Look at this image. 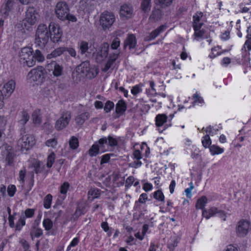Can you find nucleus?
<instances>
[{
  "mask_svg": "<svg viewBox=\"0 0 251 251\" xmlns=\"http://www.w3.org/2000/svg\"><path fill=\"white\" fill-rule=\"evenodd\" d=\"M52 25L50 24L49 27L45 24H40L37 28L35 43L39 48L43 49L49 41L51 32L50 28Z\"/></svg>",
  "mask_w": 251,
  "mask_h": 251,
  "instance_id": "1",
  "label": "nucleus"
},
{
  "mask_svg": "<svg viewBox=\"0 0 251 251\" xmlns=\"http://www.w3.org/2000/svg\"><path fill=\"white\" fill-rule=\"evenodd\" d=\"M76 72L81 77L92 79L97 76L98 70L94 66H91L90 62L87 60L82 62L77 66Z\"/></svg>",
  "mask_w": 251,
  "mask_h": 251,
  "instance_id": "2",
  "label": "nucleus"
},
{
  "mask_svg": "<svg viewBox=\"0 0 251 251\" xmlns=\"http://www.w3.org/2000/svg\"><path fill=\"white\" fill-rule=\"evenodd\" d=\"M21 138L18 142V146L22 151L29 150L35 144L34 138L32 135L26 134L25 127L20 129Z\"/></svg>",
  "mask_w": 251,
  "mask_h": 251,
  "instance_id": "3",
  "label": "nucleus"
},
{
  "mask_svg": "<svg viewBox=\"0 0 251 251\" xmlns=\"http://www.w3.org/2000/svg\"><path fill=\"white\" fill-rule=\"evenodd\" d=\"M0 155L6 166H13L16 154L12 147L7 144H4L0 147Z\"/></svg>",
  "mask_w": 251,
  "mask_h": 251,
  "instance_id": "4",
  "label": "nucleus"
},
{
  "mask_svg": "<svg viewBox=\"0 0 251 251\" xmlns=\"http://www.w3.org/2000/svg\"><path fill=\"white\" fill-rule=\"evenodd\" d=\"M72 117V113L70 111L65 110L61 112L59 119L55 124V128L57 130H61L66 128L69 125Z\"/></svg>",
  "mask_w": 251,
  "mask_h": 251,
  "instance_id": "5",
  "label": "nucleus"
},
{
  "mask_svg": "<svg viewBox=\"0 0 251 251\" xmlns=\"http://www.w3.org/2000/svg\"><path fill=\"white\" fill-rule=\"evenodd\" d=\"M37 12L33 7H28L25 13V17L23 21V25L25 27L34 25L37 22Z\"/></svg>",
  "mask_w": 251,
  "mask_h": 251,
  "instance_id": "6",
  "label": "nucleus"
},
{
  "mask_svg": "<svg viewBox=\"0 0 251 251\" xmlns=\"http://www.w3.org/2000/svg\"><path fill=\"white\" fill-rule=\"evenodd\" d=\"M107 139L108 140L109 143H110V135L107 137V138H103L100 139L98 142H96L89 149V154L91 156H96L99 151V150H100L101 151H105V145H107Z\"/></svg>",
  "mask_w": 251,
  "mask_h": 251,
  "instance_id": "7",
  "label": "nucleus"
},
{
  "mask_svg": "<svg viewBox=\"0 0 251 251\" xmlns=\"http://www.w3.org/2000/svg\"><path fill=\"white\" fill-rule=\"evenodd\" d=\"M69 12V9L67 4L64 1L57 3L55 7V13L59 19L65 21L67 18V13Z\"/></svg>",
  "mask_w": 251,
  "mask_h": 251,
  "instance_id": "8",
  "label": "nucleus"
},
{
  "mask_svg": "<svg viewBox=\"0 0 251 251\" xmlns=\"http://www.w3.org/2000/svg\"><path fill=\"white\" fill-rule=\"evenodd\" d=\"M217 214L218 216L223 219V220H226V213L222 210L219 209L215 207H211L208 210L204 209L202 212V215L206 219H209L211 217H213Z\"/></svg>",
  "mask_w": 251,
  "mask_h": 251,
  "instance_id": "9",
  "label": "nucleus"
},
{
  "mask_svg": "<svg viewBox=\"0 0 251 251\" xmlns=\"http://www.w3.org/2000/svg\"><path fill=\"white\" fill-rule=\"evenodd\" d=\"M109 45L108 43H104L100 46V50L96 53L95 59L97 62L101 63L108 57Z\"/></svg>",
  "mask_w": 251,
  "mask_h": 251,
  "instance_id": "10",
  "label": "nucleus"
},
{
  "mask_svg": "<svg viewBox=\"0 0 251 251\" xmlns=\"http://www.w3.org/2000/svg\"><path fill=\"white\" fill-rule=\"evenodd\" d=\"M133 14V7L131 4H124L121 6L120 16L121 18L127 20L131 18Z\"/></svg>",
  "mask_w": 251,
  "mask_h": 251,
  "instance_id": "11",
  "label": "nucleus"
},
{
  "mask_svg": "<svg viewBox=\"0 0 251 251\" xmlns=\"http://www.w3.org/2000/svg\"><path fill=\"white\" fill-rule=\"evenodd\" d=\"M123 143V140L119 137H111V157L117 156L120 152V148Z\"/></svg>",
  "mask_w": 251,
  "mask_h": 251,
  "instance_id": "12",
  "label": "nucleus"
},
{
  "mask_svg": "<svg viewBox=\"0 0 251 251\" xmlns=\"http://www.w3.org/2000/svg\"><path fill=\"white\" fill-rule=\"evenodd\" d=\"M16 83L13 80H10L6 83L0 90V94L4 97L8 98L11 96L15 88Z\"/></svg>",
  "mask_w": 251,
  "mask_h": 251,
  "instance_id": "13",
  "label": "nucleus"
},
{
  "mask_svg": "<svg viewBox=\"0 0 251 251\" xmlns=\"http://www.w3.org/2000/svg\"><path fill=\"white\" fill-rule=\"evenodd\" d=\"M46 69L49 72H51L55 76H61L63 73V67L55 61H52L46 66Z\"/></svg>",
  "mask_w": 251,
  "mask_h": 251,
  "instance_id": "14",
  "label": "nucleus"
},
{
  "mask_svg": "<svg viewBox=\"0 0 251 251\" xmlns=\"http://www.w3.org/2000/svg\"><path fill=\"white\" fill-rule=\"evenodd\" d=\"M167 119L168 117L165 114H159L156 116L155 125L159 132H162L167 128V125H164L167 121Z\"/></svg>",
  "mask_w": 251,
  "mask_h": 251,
  "instance_id": "15",
  "label": "nucleus"
},
{
  "mask_svg": "<svg viewBox=\"0 0 251 251\" xmlns=\"http://www.w3.org/2000/svg\"><path fill=\"white\" fill-rule=\"evenodd\" d=\"M126 103L124 100H119L116 104L115 113L113 114V118L117 119L123 115L126 111Z\"/></svg>",
  "mask_w": 251,
  "mask_h": 251,
  "instance_id": "16",
  "label": "nucleus"
},
{
  "mask_svg": "<svg viewBox=\"0 0 251 251\" xmlns=\"http://www.w3.org/2000/svg\"><path fill=\"white\" fill-rule=\"evenodd\" d=\"M250 223L248 221L241 220L238 222L237 227V234L238 236L243 237L245 236L249 232Z\"/></svg>",
  "mask_w": 251,
  "mask_h": 251,
  "instance_id": "17",
  "label": "nucleus"
},
{
  "mask_svg": "<svg viewBox=\"0 0 251 251\" xmlns=\"http://www.w3.org/2000/svg\"><path fill=\"white\" fill-rule=\"evenodd\" d=\"M17 0H5L4 3L2 5L0 8V13L1 15L6 18L9 15L10 12L13 9L14 4Z\"/></svg>",
  "mask_w": 251,
  "mask_h": 251,
  "instance_id": "18",
  "label": "nucleus"
},
{
  "mask_svg": "<svg viewBox=\"0 0 251 251\" xmlns=\"http://www.w3.org/2000/svg\"><path fill=\"white\" fill-rule=\"evenodd\" d=\"M50 32H51L50 36V40L53 43L58 42L61 39L62 35V30L60 27H56L53 24L51 26V28H50Z\"/></svg>",
  "mask_w": 251,
  "mask_h": 251,
  "instance_id": "19",
  "label": "nucleus"
},
{
  "mask_svg": "<svg viewBox=\"0 0 251 251\" xmlns=\"http://www.w3.org/2000/svg\"><path fill=\"white\" fill-rule=\"evenodd\" d=\"M44 74L42 70L37 69L31 70L27 75L28 78L33 81H41L43 78Z\"/></svg>",
  "mask_w": 251,
  "mask_h": 251,
  "instance_id": "20",
  "label": "nucleus"
},
{
  "mask_svg": "<svg viewBox=\"0 0 251 251\" xmlns=\"http://www.w3.org/2000/svg\"><path fill=\"white\" fill-rule=\"evenodd\" d=\"M100 22L104 30L109 29L110 27V13L108 11H105L101 14Z\"/></svg>",
  "mask_w": 251,
  "mask_h": 251,
  "instance_id": "21",
  "label": "nucleus"
},
{
  "mask_svg": "<svg viewBox=\"0 0 251 251\" xmlns=\"http://www.w3.org/2000/svg\"><path fill=\"white\" fill-rule=\"evenodd\" d=\"M85 208L86 204L84 203H79L75 213L71 218V220L73 221H75L78 219L79 216L84 214L86 212Z\"/></svg>",
  "mask_w": 251,
  "mask_h": 251,
  "instance_id": "22",
  "label": "nucleus"
},
{
  "mask_svg": "<svg viewBox=\"0 0 251 251\" xmlns=\"http://www.w3.org/2000/svg\"><path fill=\"white\" fill-rule=\"evenodd\" d=\"M33 50L31 48L25 47L22 48L19 53V60L21 63H25V60L29 55L33 54Z\"/></svg>",
  "mask_w": 251,
  "mask_h": 251,
  "instance_id": "23",
  "label": "nucleus"
},
{
  "mask_svg": "<svg viewBox=\"0 0 251 251\" xmlns=\"http://www.w3.org/2000/svg\"><path fill=\"white\" fill-rule=\"evenodd\" d=\"M113 186L119 187L124 184L125 178L119 173H113L112 175Z\"/></svg>",
  "mask_w": 251,
  "mask_h": 251,
  "instance_id": "24",
  "label": "nucleus"
},
{
  "mask_svg": "<svg viewBox=\"0 0 251 251\" xmlns=\"http://www.w3.org/2000/svg\"><path fill=\"white\" fill-rule=\"evenodd\" d=\"M203 14L201 12H197L193 16V28H197V27L202 26L203 23L202 21Z\"/></svg>",
  "mask_w": 251,
  "mask_h": 251,
  "instance_id": "25",
  "label": "nucleus"
},
{
  "mask_svg": "<svg viewBox=\"0 0 251 251\" xmlns=\"http://www.w3.org/2000/svg\"><path fill=\"white\" fill-rule=\"evenodd\" d=\"M82 8L86 11L93 10L95 7L96 1L95 0H82L80 2Z\"/></svg>",
  "mask_w": 251,
  "mask_h": 251,
  "instance_id": "26",
  "label": "nucleus"
},
{
  "mask_svg": "<svg viewBox=\"0 0 251 251\" xmlns=\"http://www.w3.org/2000/svg\"><path fill=\"white\" fill-rule=\"evenodd\" d=\"M31 168L36 174L41 173L45 169V165L42 162L37 160H34L31 164Z\"/></svg>",
  "mask_w": 251,
  "mask_h": 251,
  "instance_id": "27",
  "label": "nucleus"
},
{
  "mask_svg": "<svg viewBox=\"0 0 251 251\" xmlns=\"http://www.w3.org/2000/svg\"><path fill=\"white\" fill-rule=\"evenodd\" d=\"M136 39L133 34L129 35L125 42V47L128 46L130 50L133 49L136 46Z\"/></svg>",
  "mask_w": 251,
  "mask_h": 251,
  "instance_id": "28",
  "label": "nucleus"
},
{
  "mask_svg": "<svg viewBox=\"0 0 251 251\" xmlns=\"http://www.w3.org/2000/svg\"><path fill=\"white\" fill-rule=\"evenodd\" d=\"M166 28V26L165 25H161L155 30H153L148 36V40H151L155 39L160 33L164 31Z\"/></svg>",
  "mask_w": 251,
  "mask_h": 251,
  "instance_id": "29",
  "label": "nucleus"
},
{
  "mask_svg": "<svg viewBox=\"0 0 251 251\" xmlns=\"http://www.w3.org/2000/svg\"><path fill=\"white\" fill-rule=\"evenodd\" d=\"M180 237L177 236H171L168 242V247L170 251H173L175 247L177 246L180 241Z\"/></svg>",
  "mask_w": 251,
  "mask_h": 251,
  "instance_id": "30",
  "label": "nucleus"
},
{
  "mask_svg": "<svg viewBox=\"0 0 251 251\" xmlns=\"http://www.w3.org/2000/svg\"><path fill=\"white\" fill-rule=\"evenodd\" d=\"M64 54V49L63 47L57 48L53 50L50 54L47 56L48 59H51L60 56L61 54Z\"/></svg>",
  "mask_w": 251,
  "mask_h": 251,
  "instance_id": "31",
  "label": "nucleus"
},
{
  "mask_svg": "<svg viewBox=\"0 0 251 251\" xmlns=\"http://www.w3.org/2000/svg\"><path fill=\"white\" fill-rule=\"evenodd\" d=\"M207 202V199L206 196H203L199 198L196 202V208L197 209L204 210V207Z\"/></svg>",
  "mask_w": 251,
  "mask_h": 251,
  "instance_id": "32",
  "label": "nucleus"
},
{
  "mask_svg": "<svg viewBox=\"0 0 251 251\" xmlns=\"http://www.w3.org/2000/svg\"><path fill=\"white\" fill-rule=\"evenodd\" d=\"M89 118L88 112H84L78 115L75 118V122L77 124L82 125L84 122Z\"/></svg>",
  "mask_w": 251,
  "mask_h": 251,
  "instance_id": "33",
  "label": "nucleus"
},
{
  "mask_svg": "<svg viewBox=\"0 0 251 251\" xmlns=\"http://www.w3.org/2000/svg\"><path fill=\"white\" fill-rule=\"evenodd\" d=\"M29 115L26 111H24L21 112L19 123L22 126V127H25L24 125L29 120Z\"/></svg>",
  "mask_w": 251,
  "mask_h": 251,
  "instance_id": "34",
  "label": "nucleus"
},
{
  "mask_svg": "<svg viewBox=\"0 0 251 251\" xmlns=\"http://www.w3.org/2000/svg\"><path fill=\"white\" fill-rule=\"evenodd\" d=\"M162 17V11L159 9H154L152 10L150 19L153 21H156Z\"/></svg>",
  "mask_w": 251,
  "mask_h": 251,
  "instance_id": "35",
  "label": "nucleus"
},
{
  "mask_svg": "<svg viewBox=\"0 0 251 251\" xmlns=\"http://www.w3.org/2000/svg\"><path fill=\"white\" fill-rule=\"evenodd\" d=\"M201 26L197 27V28H194V39L199 41L200 38H204V31L203 29H201Z\"/></svg>",
  "mask_w": 251,
  "mask_h": 251,
  "instance_id": "36",
  "label": "nucleus"
},
{
  "mask_svg": "<svg viewBox=\"0 0 251 251\" xmlns=\"http://www.w3.org/2000/svg\"><path fill=\"white\" fill-rule=\"evenodd\" d=\"M142 10L144 12H148L151 8V0H143L141 4Z\"/></svg>",
  "mask_w": 251,
  "mask_h": 251,
  "instance_id": "37",
  "label": "nucleus"
},
{
  "mask_svg": "<svg viewBox=\"0 0 251 251\" xmlns=\"http://www.w3.org/2000/svg\"><path fill=\"white\" fill-rule=\"evenodd\" d=\"M100 195V191L97 189H91L88 192V199L93 201L94 199L98 198Z\"/></svg>",
  "mask_w": 251,
  "mask_h": 251,
  "instance_id": "38",
  "label": "nucleus"
},
{
  "mask_svg": "<svg viewBox=\"0 0 251 251\" xmlns=\"http://www.w3.org/2000/svg\"><path fill=\"white\" fill-rule=\"evenodd\" d=\"M209 150L211 153L213 155L221 154L224 152V149L219 146L212 145L209 147Z\"/></svg>",
  "mask_w": 251,
  "mask_h": 251,
  "instance_id": "39",
  "label": "nucleus"
},
{
  "mask_svg": "<svg viewBox=\"0 0 251 251\" xmlns=\"http://www.w3.org/2000/svg\"><path fill=\"white\" fill-rule=\"evenodd\" d=\"M78 48L80 51V53L81 54H84L85 53L89 48H88V43L86 41H81L79 43H78Z\"/></svg>",
  "mask_w": 251,
  "mask_h": 251,
  "instance_id": "40",
  "label": "nucleus"
},
{
  "mask_svg": "<svg viewBox=\"0 0 251 251\" xmlns=\"http://www.w3.org/2000/svg\"><path fill=\"white\" fill-rule=\"evenodd\" d=\"M153 198L159 201L164 202L165 201L164 195L160 190H158L153 193Z\"/></svg>",
  "mask_w": 251,
  "mask_h": 251,
  "instance_id": "41",
  "label": "nucleus"
},
{
  "mask_svg": "<svg viewBox=\"0 0 251 251\" xmlns=\"http://www.w3.org/2000/svg\"><path fill=\"white\" fill-rule=\"evenodd\" d=\"M35 63L36 59H34L33 54H32L25 60V63H22V64L24 65H26L29 67H31L35 65Z\"/></svg>",
  "mask_w": 251,
  "mask_h": 251,
  "instance_id": "42",
  "label": "nucleus"
},
{
  "mask_svg": "<svg viewBox=\"0 0 251 251\" xmlns=\"http://www.w3.org/2000/svg\"><path fill=\"white\" fill-rule=\"evenodd\" d=\"M33 54L34 59H36V61H37L38 62H42L45 59L44 56L40 50L38 49L35 50V52L34 53H33Z\"/></svg>",
  "mask_w": 251,
  "mask_h": 251,
  "instance_id": "43",
  "label": "nucleus"
},
{
  "mask_svg": "<svg viewBox=\"0 0 251 251\" xmlns=\"http://www.w3.org/2000/svg\"><path fill=\"white\" fill-rule=\"evenodd\" d=\"M32 120L33 123L35 124L39 125L41 123V118L40 117L39 111H35L32 115Z\"/></svg>",
  "mask_w": 251,
  "mask_h": 251,
  "instance_id": "44",
  "label": "nucleus"
},
{
  "mask_svg": "<svg viewBox=\"0 0 251 251\" xmlns=\"http://www.w3.org/2000/svg\"><path fill=\"white\" fill-rule=\"evenodd\" d=\"M202 130H204L206 132V134L209 135V136H213L217 134V132L218 131V128H215L211 126L207 127L205 129L203 127Z\"/></svg>",
  "mask_w": 251,
  "mask_h": 251,
  "instance_id": "45",
  "label": "nucleus"
},
{
  "mask_svg": "<svg viewBox=\"0 0 251 251\" xmlns=\"http://www.w3.org/2000/svg\"><path fill=\"white\" fill-rule=\"evenodd\" d=\"M64 55H66L67 53H68L71 57L75 58L76 56V52L75 50L71 47H64Z\"/></svg>",
  "mask_w": 251,
  "mask_h": 251,
  "instance_id": "46",
  "label": "nucleus"
},
{
  "mask_svg": "<svg viewBox=\"0 0 251 251\" xmlns=\"http://www.w3.org/2000/svg\"><path fill=\"white\" fill-rule=\"evenodd\" d=\"M32 227L34 230H31L30 232V235L32 237L33 234L36 238L39 237L43 234V231L41 228H36L35 225L33 226Z\"/></svg>",
  "mask_w": 251,
  "mask_h": 251,
  "instance_id": "47",
  "label": "nucleus"
},
{
  "mask_svg": "<svg viewBox=\"0 0 251 251\" xmlns=\"http://www.w3.org/2000/svg\"><path fill=\"white\" fill-rule=\"evenodd\" d=\"M78 139L75 136H72L69 141V145L72 149H76L78 146Z\"/></svg>",
  "mask_w": 251,
  "mask_h": 251,
  "instance_id": "48",
  "label": "nucleus"
},
{
  "mask_svg": "<svg viewBox=\"0 0 251 251\" xmlns=\"http://www.w3.org/2000/svg\"><path fill=\"white\" fill-rule=\"evenodd\" d=\"M52 197L50 194L47 195L44 200V206L48 209L50 208L51 203Z\"/></svg>",
  "mask_w": 251,
  "mask_h": 251,
  "instance_id": "49",
  "label": "nucleus"
},
{
  "mask_svg": "<svg viewBox=\"0 0 251 251\" xmlns=\"http://www.w3.org/2000/svg\"><path fill=\"white\" fill-rule=\"evenodd\" d=\"M202 144L203 146L205 148L210 147V145L211 144V141L209 135L206 134L202 137Z\"/></svg>",
  "mask_w": 251,
  "mask_h": 251,
  "instance_id": "50",
  "label": "nucleus"
},
{
  "mask_svg": "<svg viewBox=\"0 0 251 251\" xmlns=\"http://www.w3.org/2000/svg\"><path fill=\"white\" fill-rule=\"evenodd\" d=\"M193 99H194V104H202L204 103L203 99L197 93L193 95Z\"/></svg>",
  "mask_w": 251,
  "mask_h": 251,
  "instance_id": "51",
  "label": "nucleus"
},
{
  "mask_svg": "<svg viewBox=\"0 0 251 251\" xmlns=\"http://www.w3.org/2000/svg\"><path fill=\"white\" fill-rule=\"evenodd\" d=\"M43 225L46 230H50L52 227V222L48 218L44 220Z\"/></svg>",
  "mask_w": 251,
  "mask_h": 251,
  "instance_id": "52",
  "label": "nucleus"
},
{
  "mask_svg": "<svg viewBox=\"0 0 251 251\" xmlns=\"http://www.w3.org/2000/svg\"><path fill=\"white\" fill-rule=\"evenodd\" d=\"M158 4L162 8H165L170 6L173 0H157Z\"/></svg>",
  "mask_w": 251,
  "mask_h": 251,
  "instance_id": "53",
  "label": "nucleus"
},
{
  "mask_svg": "<svg viewBox=\"0 0 251 251\" xmlns=\"http://www.w3.org/2000/svg\"><path fill=\"white\" fill-rule=\"evenodd\" d=\"M142 91V86L140 85H136L132 88L131 90V93L133 95L136 96L139 93H141Z\"/></svg>",
  "mask_w": 251,
  "mask_h": 251,
  "instance_id": "54",
  "label": "nucleus"
},
{
  "mask_svg": "<svg viewBox=\"0 0 251 251\" xmlns=\"http://www.w3.org/2000/svg\"><path fill=\"white\" fill-rule=\"evenodd\" d=\"M57 144V139L55 138L49 139L46 142V145L47 146L52 148H55Z\"/></svg>",
  "mask_w": 251,
  "mask_h": 251,
  "instance_id": "55",
  "label": "nucleus"
},
{
  "mask_svg": "<svg viewBox=\"0 0 251 251\" xmlns=\"http://www.w3.org/2000/svg\"><path fill=\"white\" fill-rule=\"evenodd\" d=\"M25 225V220L24 218H20L18 222L16 223L15 229L17 230L20 231L22 226Z\"/></svg>",
  "mask_w": 251,
  "mask_h": 251,
  "instance_id": "56",
  "label": "nucleus"
},
{
  "mask_svg": "<svg viewBox=\"0 0 251 251\" xmlns=\"http://www.w3.org/2000/svg\"><path fill=\"white\" fill-rule=\"evenodd\" d=\"M55 154L54 153L50 154L48 157V161L47 163V166L48 168H50L54 160Z\"/></svg>",
  "mask_w": 251,
  "mask_h": 251,
  "instance_id": "57",
  "label": "nucleus"
},
{
  "mask_svg": "<svg viewBox=\"0 0 251 251\" xmlns=\"http://www.w3.org/2000/svg\"><path fill=\"white\" fill-rule=\"evenodd\" d=\"M16 191V187L14 185H9L7 188L8 195L10 197L14 196Z\"/></svg>",
  "mask_w": 251,
  "mask_h": 251,
  "instance_id": "58",
  "label": "nucleus"
},
{
  "mask_svg": "<svg viewBox=\"0 0 251 251\" xmlns=\"http://www.w3.org/2000/svg\"><path fill=\"white\" fill-rule=\"evenodd\" d=\"M148 200V195L146 193H142L139 197L138 201H136L135 204L137 205L138 203H145Z\"/></svg>",
  "mask_w": 251,
  "mask_h": 251,
  "instance_id": "59",
  "label": "nucleus"
},
{
  "mask_svg": "<svg viewBox=\"0 0 251 251\" xmlns=\"http://www.w3.org/2000/svg\"><path fill=\"white\" fill-rule=\"evenodd\" d=\"M69 187V183L67 182H65L60 187V193L62 194H66Z\"/></svg>",
  "mask_w": 251,
  "mask_h": 251,
  "instance_id": "60",
  "label": "nucleus"
},
{
  "mask_svg": "<svg viewBox=\"0 0 251 251\" xmlns=\"http://www.w3.org/2000/svg\"><path fill=\"white\" fill-rule=\"evenodd\" d=\"M120 44V41L119 38H116L114 39L111 44V49L116 50L119 46Z\"/></svg>",
  "mask_w": 251,
  "mask_h": 251,
  "instance_id": "61",
  "label": "nucleus"
},
{
  "mask_svg": "<svg viewBox=\"0 0 251 251\" xmlns=\"http://www.w3.org/2000/svg\"><path fill=\"white\" fill-rule=\"evenodd\" d=\"M134 181V178L132 176H130L126 179V187H129L131 186Z\"/></svg>",
  "mask_w": 251,
  "mask_h": 251,
  "instance_id": "62",
  "label": "nucleus"
},
{
  "mask_svg": "<svg viewBox=\"0 0 251 251\" xmlns=\"http://www.w3.org/2000/svg\"><path fill=\"white\" fill-rule=\"evenodd\" d=\"M120 51L118 50H114V52H111V63L115 61L119 56Z\"/></svg>",
  "mask_w": 251,
  "mask_h": 251,
  "instance_id": "63",
  "label": "nucleus"
},
{
  "mask_svg": "<svg viewBox=\"0 0 251 251\" xmlns=\"http://www.w3.org/2000/svg\"><path fill=\"white\" fill-rule=\"evenodd\" d=\"M34 214V210L28 208L25 211V215L26 217L30 218L33 216Z\"/></svg>",
  "mask_w": 251,
  "mask_h": 251,
  "instance_id": "64",
  "label": "nucleus"
}]
</instances>
